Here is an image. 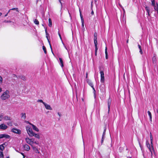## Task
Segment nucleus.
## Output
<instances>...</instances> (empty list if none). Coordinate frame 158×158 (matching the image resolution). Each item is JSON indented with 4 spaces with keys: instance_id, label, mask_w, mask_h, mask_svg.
Segmentation results:
<instances>
[{
    "instance_id": "f257e3e1",
    "label": "nucleus",
    "mask_w": 158,
    "mask_h": 158,
    "mask_svg": "<svg viewBox=\"0 0 158 158\" xmlns=\"http://www.w3.org/2000/svg\"><path fill=\"white\" fill-rule=\"evenodd\" d=\"M10 97V92L8 90H6L0 96V98L2 100H5L9 98Z\"/></svg>"
},
{
    "instance_id": "f03ea898",
    "label": "nucleus",
    "mask_w": 158,
    "mask_h": 158,
    "mask_svg": "<svg viewBox=\"0 0 158 158\" xmlns=\"http://www.w3.org/2000/svg\"><path fill=\"white\" fill-rule=\"evenodd\" d=\"M150 138L151 140V145L152 147V149L149 150L151 153L152 156L153 152H154V149L153 147V144L152 143L153 138L151 133H150Z\"/></svg>"
},
{
    "instance_id": "7ed1b4c3",
    "label": "nucleus",
    "mask_w": 158,
    "mask_h": 158,
    "mask_svg": "<svg viewBox=\"0 0 158 158\" xmlns=\"http://www.w3.org/2000/svg\"><path fill=\"white\" fill-rule=\"evenodd\" d=\"M26 129L29 135L30 136L32 137V135L34 132L31 128L29 126H27L26 127Z\"/></svg>"
},
{
    "instance_id": "20e7f679",
    "label": "nucleus",
    "mask_w": 158,
    "mask_h": 158,
    "mask_svg": "<svg viewBox=\"0 0 158 158\" xmlns=\"http://www.w3.org/2000/svg\"><path fill=\"white\" fill-rule=\"evenodd\" d=\"M32 140H33V139H30L28 137L25 138V140L27 143L31 145V146L34 143V141H32Z\"/></svg>"
},
{
    "instance_id": "39448f33",
    "label": "nucleus",
    "mask_w": 158,
    "mask_h": 158,
    "mask_svg": "<svg viewBox=\"0 0 158 158\" xmlns=\"http://www.w3.org/2000/svg\"><path fill=\"white\" fill-rule=\"evenodd\" d=\"M100 76H101V80L100 81L101 82H104L105 80V78L104 76V73L103 71H100Z\"/></svg>"
},
{
    "instance_id": "423d86ee",
    "label": "nucleus",
    "mask_w": 158,
    "mask_h": 158,
    "mask_svg": "<svg viewBox=\"0 0 158 158\" xmlns=\"http://www.w3.org/2000/svg\"><path fill=\"white\" fill-rule=\"evenodd\" d=\"M11 131L13 132L16 133L18 134H20L21 133V131L19 129H18L15 128H13L11 130Z\"/></svg>"
},
{
    "instance_id": "0eeeda50",
    "label": "nucleus",
    "mask_w": 158,
    "mask_h": 158,
    "mask_svg": "<svg viewBox=\"0 0 158 158\" xmlns=\"http://www.w3.org/2000/svg\"><path fill=\"white\" fill-rule=\"evenodd\" d=\"M106 130V127H105L104 128V131H103V134L102 135V138L101 141V143L102 144V143L104 141Z\"/></svg>"
},
{
    "instance_id": "6e6552de",
    "label": "nucleus",
    "mask_w": 158,
    "mask_h": 158,
    "mask_svg": "<svg viewBox=\"0 0 158 158\" xmlns=\"http://www.w3.org/2000/svg\"><path fill=\"white\" fill-rule=\"evenodd\" d=\"M7 128V126L4 123L0 125V129L5 130Z\"/></svg>"
},
{
    "instance_id": "1a4fd4ad",
    "label": "nucleus",
    "mask_w": 158,
    "mask_h": 158,
    "mask_svg": "<svg viewBox=\"0 0 158 158\" xmlns=\"http://www.w3.org/2000/svg\"><path fill=\"white\" fill-rule=\"evenodd\" d=\"M45 32H46V38H47V40H48V43L49 44H50V48H51L52 52V53H53V52H52V47L51 46V44H50V41H49V39H48V37H49V34H48L47 32V29H45Z\"/></svg>"
},
{
    "instance_id": "9d476101",
    "label": "nucleus",
    "mask_w": 158,
    "mask_h": 158,
    "mask_svg": "<svg viewBox=\"0 0 158 158\" xmlns=\"http://www.w3.org/2000/svg\"><path fill=\"white\" fill-rule=\"evenodd\" d=\"M44 105L45 108L47 110H52V108L50 106L46 104V103H44Z\"/></svg>"
},
{
    "instance_id": "9b49d317",
    "label": "nucleus",
    "mask_w": 158,
    "mask_h": 158,
    "mask_svg": "<svg viewBox=\"0 0 158 158\" xmlns=\"http://www.w3.org/2000/svg\"><path fill=\"white\" fill-rule=\"evenodd\" d=\"M111 99L109 98V99H108V113H109V111H110V105H111Z\"/></svg>"
},
{
    "instance_id": "f8f14e48",
    "label": "nucleus",
    "mask_w": 158,
    "mask_h": 158,
    "mask_svg": "<svg viewBox=\"0 0 158 158\" xmlns=\"http://www.w3.org/2000/svg\"><path fill=\"white\" fill-rule=\"evenodd\" d=\"M11 119V118L8 116L6 115L3 116V120L5 121L10 120Z\"/></svg>"
},
{
    "instance_id": "ddd939ff",
    "label": "nucleus",
    "mask_w": 158,
    "mask_h": 158,
    "mask_svg": "<svg viewBox=\"0 0 158 158\" xmlns=\"http://www.w3.org/2000/svg\"><path fill=\"white\" fill-rule=\"evenodd\" d=\"M23 147L24 150L27 151H28L30 149V147L27 144L24 145Z\"/></svg>"
},
{
    "instance_id": "4468645a",
    "label": "nucleus",
    "mask_w": 158,
    "mask_h": 158,
    "mask_svg": "<svg viewBox=\"0 0 158 158\" xmlns=\"http://www.w3.org/2000/svg\"><path fill=\"white\" fill-rule=\"evenodd\" d=\"M31 126H32V129L33 130L37 132H38L39 131V129L36 126L32 124H31Z\"/></svg>"
},
{
    "instance_id": "2eb2a0df",
    "label": "nucleus",
    "mask_w": 158,
    "mask_h": 158,
    "mask_svg": "<svg viewBox=\"0 0 158 158\" xmlns=\"http://www.w3.org/2000/svg\"><path fill=\"white\" fill-rule=\"evenodd\" d=\"M32 147L33 148V150L35 152V153H40V152L39 151L38 148L36 147L35 146H33V145H32Z\"/></svg>"
},
{
    "instance_id": "dca6fc26",
    "label": "nucleus",
    "mask_w": 158,
    "mask_h": 158,
    "mask_svg": "<svg viewBox=\"0 0 158 158\" xmlns=\"http://www.w3.org/2000/svg\"><path fill=\"white\" fill-rule=\"evenodd\" d=\"M99 89L102 92H104L105 91L104 86L103 85H101L99 86Z\"/></svg>"
},
{
    "instance_id": "f3484780",
    "label": "nucleus",
    "mask_w": 158,
    "mask_h": 158,
    "mask_svg": "<svg viewBox=\"0 0 158 158\" xmlns=\"http://www.w3.org/2000/svg\"><path fill=\"white\" fill-rule=\"evenodd\" d=\"M21 117L23 119H25L26 118V114L25 113H22L21 114Z\"/></svg>"
},
{
    "instance_id": "a211bd4d",
    "label": "nucleus",
    "mask_w": 158,
    "mask_h": 158,
    "mask_svg": "<svg viewBox=\"0 0 158 158\" xmlns=\"http://www.w3.org/2000/svg\"><path fill=\"white\" fill-rule=\"evenodd\" d=\"M94 44L95 48H98V42L97 38H94Z\"/></svg>"
},
{
    "instance_id": "6ab92c4d",
    "label": "nucleus",
    "mask_w": 158,
    "mask_h": 158,
    "mask_svg": "<svg viewBox=\"0 0 158 158\" xmlns=\"http://www.w3.org/2000/svg\"><path fill=\"white\" fill-rule=\"evenodd\" d=\"M32 135H32V136H34L35 138H36L38 139H39L40 138V136L38 134L35 133L34 132H33Z\"/></svg>"
},
{
    "instance_id": "aec40b11",
    "label": "nucleus",
    "mask_w": 158,
    "mask_h": 158,
    "mask_svg": "<svg viewBox=\"0 0 158 158\" xmlns=\"http://www.w3.org/2000/svg\"><path fill=\"white\" fill-rule=\"evenodd\" d=\"M145 8L146 10V11L147 12V13L148 14V15L149 16H150V9H149V7L148 6H146L145 7Z\"/></svg>"
},
{
    "instance_id": "412c9836",
    "label": "nucleus",
    "mask_w": 158,
    "mask_h": 158,
    "mask_svg": "<svg viewBox=\"0 0 158 158\" xmlns=\"http://www.w3.org/2000/svg\"><path fill=\"white\" fill-rule=\"evenodd\" d=\"M3 138H5L6 139H9L10 138V136L7 134H3Z\"/></svg>"
},
{
    "instance_id": "4be33fe9",
    "label": "nucleus",
    "mask_w": 158,
    "mask_h": 158,
    "mask_svg": "<svg viewBox=\"0 0 158 158\" xmlns=\"http://www.w3.org/2000/svg\"><path fill=\"white\" fill-rule=\"evenodd\" d=\"M88 83H89V85H90L92 87L93 89L94 90V91L95 92V89L93 85V84L90 81Z\"/></svg>"
},
{
    "instance_id": "5701e85b",
    "label": "nucleus",
    "mask_w": 158,
    "mask_h": 158,
    "mask_svg": "<svg viewBox=\"0 0 158 158\" xmlns=\"http://www.w3.org/2000/svg\"><path fill=\"white\" fill-rule=\"evenodd\" d=\"M5 143H3L0 145V149L1 151H3L4 149V145H5Z\"/></svg>"
},
{
    "instance_id": "b1692460",
    "label": "nucleus",
    "mask_w": 158,
    "mask_h": 158,
    "mask_svg": "<svg viewBox=\"0 0 158 158\" xmlns=\"http://www.w3.org/2000/svg\"><path fill=\"white\" fill-rule=\"evenodd\" d=\"M59 60L60 62V64H61V66L62 67H63L64 66L63 65V62L62 60V59L61 58H59Z\"/></svg>"
},
{
    "instance_id": "393cba45",
    "label": "nucleus",
    "mask_w": 158,
    "mask_h": 158,
    "mask_svg": "<svg viewBox=\"0 0 158 158\" xmlns=\"http://www.w3.org/2000/svg\"><path fill=\"white\" fill-rule=\"evenodd\" d=\"M48 26L50 27H51L52 26V22L51 19L50 18H49L48 19Z\"/></svg>"
},
{
    "instance_id": "a878e982",
    "label": "nucleus",
    "mask_w": 158,
    "mask_h": 158,
    "mask_svg": "<svg viewBox=\"0 0 158 158\" xmlns=\"http://www.w3.org/2000/svg\"><path fill=\"white\" fill-rule=\"evenodd\" d=\"M105 53L106 54V59H107L108 58V56L107 54V49L106 47L105 48Z\"/></svg>"
},
{
    "instance_id": "bb28decb",
    "label": "nucleus",
    "mask_w": 158,
    "mask_h": 158,
    "mask_svg": "<svg viewBox=\"0 0 158 158\" xmlns=\"http://www.w3.org/2000/svg\"><path fill=\"white\" fill-rule=\"evenodd\" d=\"M148 113L149 116L150 120L151 121H152V116L151 113L149 111H148Z\"/></svg>"
},
{
    "instance_id": "cd10ccee",
    "label": "nucleus",
    "mask_w": 158,
    "mask_h": 158,
    "mask_svg": "<svg viewBox=\"0 0 158 158\" xmlns=\"http://www.w3.org/2000/svg\"><path fill=\"white\" fill-rule=\"evenodd\" d=\"M3 116L4 114L3 113H2L0 114V121L3 119Z\"/></svg>"
},
{
    "instance_id": "c85d7f7f",
    "label": "nucleus",
    "mask_w": 158,
    "mask_h": 158,
    "mask_svg": "<svg viewBox=\"0 0 158 158\" xmlns=\"http://www.w3.org/2000/svg\"><path fill=\"white\" fill-rule=\"evenodd\" d=\"M152 2V5L153 7L156 6V3L154 0H152L151 1Z\"/></svg>"
},
{
    "instance_id": "c756f323",
    "label": "nucleus",
    "mask_w": 158,
    "mask_h": 158,
    "mask_svg": "<svg viewBox=\"0 0 158 158\" xmlns=\"http://www.w3.org/2000/svg\"><path fill=\"white\" fill-rule=\"evenodd\" d=\"M146 145H147V147L149 149V150H150V149H151V146H150V143H149L147 142L146 143Z\"/></svg>"
},
{
    "instance_id": "7c9ffc66",
    "label": "nucleus",
    "mask_w": 158,
    "mask_h": 158,
    "mask_svg": "<svg viewBox=\"0 0 158 158\" xmlns=\"http://www.w3.org/2000/svg\"><path fill=\"white\" fill-rule=\"evenodd\" d=\"M156 58L155 56H153L152 58V61L153 63H155L156 62Z\"/></svg>"
},
{
    "instance_id": "2f4dec72",
    "label": "nucleus",
    "mask_w": 158,
    "mask_h": 158,
    "mask_svg": "<svg viewBox=\"0 0 158 158\" xmlns=\"http://www.w3.org/2000/svg\"><path fill=\"white\" fill-rule=\"evenodd\" d=\"M34 23L36 25H38L39 24V22L36 19H35L34 21Z\"/></svg>"
},
{
    "instance_id": "473e14b6",
    "label": "nucleus",
    "mask_w": 158,
    "mask_h": 158,
    "mask_svg": "<svg viewBox=\"0 0 158 158\" xmlns=\"http://www.w3.org/2000/svg\"><path fill=\"white\" fill-rule=\"evenodd\" d=\"M43 49L44 52L45 54H46L47 53V51H46V48L44 46H43Z\"/></svg>"
},
{
    "instance_id": "72a5a7b5",
    "label": "nucleus",
    "mask_w": 158,
    "mask_h": 158,
    "mask_svg": "<svg viewBox=\"0 0 158 158\" xmlns=\"http://www.w3.org/2000/svg\"><path fill=\"white\" fill-rule=\"evenodd\" d=\"M0 156L1 158H3V154L2 152H0Z\"/></svg>"
},
{
    "instance_id": "f704fd0d",
    "label": "nucleus",
    "mask_w": 158,
    "mask_h": 158,
    "mask_svg": "<svg viewBox=\"0 0 158 158\" xmlns=\"http://www.w3.org/2000/svg\"><path fill=\"white\" fill-rule=\"evenodd\" d=\"M98 50V48H95V55L96 56L97 55V52Z\"/></svg>"
},
{
    "instance_id": "c9c22d12",
    "label": "nucleus",
    "mask_w": 158,
    "mask_h": 158,
    "mask_svg": "<svg viewBox=\"0 0 158 158\" xmlns=\"http://www.w3.org/2000/svg\"><path fill=\"white\" fill-rule=\"evenodd\" d=\"M38 102H41V103H42L43 104H44V103H45L44 102L43 100L41 99H38V100H37V101Z\"/></svg>"
},
{
    "instance_id": "e433bc0d",
    "label": "nucleus",
    "mask_w": 158,
    "mask_h": 158,
    "mask_svg": "<svg viewBox=\"0 0 158 158\" xmlns=\"http://www.w3.org/2000/svg\"><path fill=\"white\" fill-rule=\"evenodd\" d=\"M7 124L8 125L12 126V123L11 122H8L7 123Z\"/></svg>"
},
{
    "instance_id": "4c0bfd02",
    "label": "nucleus",
    "mask_w": 158,
    "mask_h": 158,
    "mask_svg": "<svg viewBox=\"0 0 158 158\" xmlns=\"http://www.w3.org/2000/svg\"><path fill=\"white\" fill-rule=\"evenodd\" d=\"M11 10H16L18 12V8H12V9H10Z\"/></svg>"
},
{
    "instance_id": "58836bf2",
    "label": "nucleus",
    "mask_w": 158,
    "mask_h": 158,
    "mask_svg": "<svg viewBox=\"0 0 158 158\" xmlns=\"http://www.w3.org/2000/svg\"><path fill=\"white\" fill-rule=\"evenodd\" d=\"M4 23H10L11 22V21H7L5 20L3 21Z\"/></svg>"
},
{
    "instance_id": "ea45409f",
    "label": "nucleus",
    "mask_w": 158,
    "mask_h": 158,
    "mask_svg": "<svg viewBox=\"0 0 158 158\" xmlns=\"http://www.w3.org/2000/svg\"><path fill=\"white\" fill-rule=\"evenodd\" d=\"M94 38H97V33H95L94 34Z\"/></svg>"
},
{
    "instance_id": "a19ab883",
    "label": "nucleus",
    "mask_w": 158,
    "mask_h": 158,
    "mask_svg": "<svg viewBox=\"0 0 158 158\" xmlns=\"http://www.w3.org/2000/svg\"><path fill=\"white\" fill-rule=\"evenodd\" d=\"M2 77L0 76V83H2Z\"/></svg>"
},
{
    "instance_id": "79ce46f5",
    "label": "nucleus",
    "mask_w": 158,
    "mask_h": 158,
    "mask_svg": "<svg viewBox=\"0 0 158 158\" xmlns=\"http://www.w3.org/2000/svg\"><path fill=\"white\" fill-rule=\"evenodd\" d=\"M25 122L27 123H28L29 124H30V125H31V124H32V123H30L29 121H25Z\"/></svg>"
},
{
    "instance_id": "37998d69",
    "label": "nucleus",
    "mask_w": 158,
    "mask_h": 158,
    "mask_svg": "<svg viewBox=\"0 0 158 158\" xmlns=\"http://www.w3.org/2000/svg\"><path fill=\"white\" fill-rule=\"evenodd\" d=\"M58 35L60 37V40H62L61 37V35H60V33L59 31L58 32Z\"/></svg>"
},
{
    "instance_id": "c03bdc74",
    "label": "nucleus",
    "mask_w": 158,
    "mask_h": 158,
    "mask_svg": "<svg viewBox=\"0 0 158 158\" xmlns=\"http://www.w3.org/2000/svg\"><path fill=\"white\" fill-rule=\"evenodd\" d=\"M82 27L83 29H84V22H83V21H82Z\"/></svg>"
},
{
    "instance_id": "a18cd8bd",
    "label": "nucleus",
    "mask_w": 158,
    "mask_h": 158,
    "mask_svg": "<svg viewBox=\"0 0 158 158\" xmlns=\"http://www.w3.org/2000/svg\"><path fill=\"white\" fill-rule=\"evenodd\" d=\"M3 134L0 135V139L3 138Z\"/></svg>"
},
{
    "instance_id": "49530a36",
    "label": "nucleus",
    "mask_w": 158,
    "mask_h": 158,
    "mask_svg": "<svg viewBox=\"0 0 158 158\" xmlns=\"http://www.w3.org/2000/svg\"><path fill=\"white\" fill-rule=\"evenodd\" d=\"M139 52L141 54H142L143 53L141 49H139Z\"/></svg>"
},
{
    "instance_id": "de8ad7c7",
    "label": "nucleus",
    "mask_w": 158,
    "mask_h": 158,
    "mask_svg": "<svg viewBox=\"0 0 158 158\" xmlns=\"http://www.w3.org/2000/svg\"><path fill=\"white\" fill-rule=\"evenodd\" d=\"M81 23H82V21H83V22H84V20L83 18V17H81Z\"/></svg>"
},
{
    "instance_id": "09e8293b",
    "label": "nucleus",
    "mask_w": 158,
    "mask_h": 158,
    "mask_svg": "<svg viewBox=\"0 0 158 158\" xmlns=\"http://www.w3.org/2000/svg\"><path fill=\"white\" fill-rule=\"evenodd\" d=\"M138 46L139 48V49H141V47L139 44H138Z\"/></svg>"
},
{
    "instance_id": "8fccbe9b",
    "label": "nucleus",
    "mask_w": 158,
    "mask_h": 158,
    "mask_svg": "<svg viewBox=\"0 0 158 158\" xmlns=\"http://www.w3.org/2000/svg\"><path fill=\"white\" fill-rule=\"evenodd\" d=\"M41 0H36V3H38L39 2L41 1Z\"/></svg>"
},
{
    "instance_id": "3c124183",
    "label": "nucleus",
    "mask_w": 158,
    "mask_h": 158,
    "mask_svg": "<svg viewBox=\"0 0 158 158\" xmlns=\"http://www.w3.org/2000/svg\"><path fill=\"white\" fill-rule=\"evenodd\" d=\"M34 143L35 144H38V143L36 141H35V142L34 141Z\"/></svg>"
},
{
    "instance_id": "603ef678",
    "label": "nucleus",
    "mask_w": 158,
    "mask_h": 158,
    "mask_svg": "<svg viewBox=\"0 0 158 158\" xmlns=\"http://www.w3.org/2000/svg\"><path fill=\"white\" fill-rule=\"evenodd\" d=\"M59 2H60V3L61 4V6H62V2L61 1V0H59Z\"/></svg>"
},
{
    "instance_id": "864d4df0",
    "label": "nucleus",
    "mask_w": 158,
    "mask_h": 158,
    "mask_svg": "<svg viewBox=\"0 0 158 158\" xmlns=\"http://www.w3.org/2000/svg\"><path fill=\"white\" fill-rule=\"evenodd\" d=\"M87 76H88V73H87L86 74V78H87Z\"/></svg>"
},
{
    "instance_id": "5fc2aeb1",
    "label": "nucleus",
    "mask_w": 158,
    "mask_h": 158,
    "mask_svg": "<svg viewBox=\"0 0 158 158\" xmlns=\"http://www.w3.org/2000/svg\"><path fill=\"white\" fill-rule=\"evenodd\" d=\"M91 14L92 15H93L94 14V12L93 11H92L91 12Z\"/></svg>"
},
{
    "instance_id": "6e6d98bb",
    "label": "nucleus",
    "mask_w": 158,
    "mask_h": 158,
    "mask_svg": "<svg viewBox=\"0 0 158 158\" xmlns=\"http://www.w3.org/2000/svg\"><path fill=\"white\" fill-rule=\"evenodd\" d=\"M2 91V89L1 88H0V92H1Z\"/></svg>"
},
{
    "instance_id": "4d7b16f0",
    "label": "nucleus",
    "mask_w": 158,
    "mask_h": 158,
    "mask_svg": "<svg viewBox=\"0 0 158 158\" xmlns=\"http://www.w3.org/2000/svg\"><path fill=\"white\" fill-rule=\"evenodd\" d=\"M10 10H10H10H9L8 11V12H7V13L8 14V13H9V12H10Z\"/></svg>"
},
{
    "instance_id": "13d9d810",
    "label": "nucleus",
    "mask_w": 158,
    "mask_h": 158,
    "mask_svg": "<svg viewBox=\"0 0 158 158\" xmlns=\"http://www.w3.org/2000/svg\"><path fill=\"white\" fill-rule=\"evenodd\" d=\"M8 13H7L5 15V17H6V16L7 15H8Z\"/></svg>"
},
{
    "instance_id": "bf43d9fd",
    "label": "nucleus",
    "mask_w": 158,
    "mask_h": 158,
    "mask_svg": "<svg viewBox=\"0 0 158 158\" xmlns=\"http://www.w3.org/2000/svg\"><path fill=\"white\" fill-rule=\"evenodd\" d=\"M23 158H25V156L24 155H23Z\"/></svg>"
},
{
    "instance_id": "052dcab7",
    "label": "nucleus",
    "mask_w": 158,
    "mask_h": 158,
    "mask_svg": "<svg viewBox=\"0 0 158 158\" xmlns=\"http://www.w3.org/2000/svg\"><path fill=\"white\" fill-rule=\"evenodd\" d=\"M21 154L23 156V155L24 154H23V153H21Z\"/></svg>"
},
{
    "instance_id": "680f3d73",
    "label": "nucleus",
    "mask_w": 158,
    "mask_h": 158,
    "mask_svg": "<svg viewBox=\"0 0 158 158\" xmlns=\"http://www.w3.org/2000/svg\"><path fill=\"white\" fill-rule=\"evenodd\" d=\"M2 15V13L0 12V16H1Z\"/></svg>"
},
{
    "instance_id": "e2e57ef3",
    "label": "nucleus",
    "mask_w": 158,
    "mask_h": 158,
    "mask_svg": "<svg viewBox=\"0 0 158 158\" xmlns=\"http://www.w3.org/2000/svg\"><path fill=\"white\" fill-rule=\"evenodd\" d=\"M128 40H127V43H128Z\"/></svg>"
},
{
    "instance_id": "0e129e2a",
    "label": "nucleus",
    "mask_w": 158,
    "mask_h": 158,
    "mask_svg": "<svg viewBox=\"0 0 158 158\" xmlns=\"http://www.w3.org/2000/svg\"><path fill=\"white\" fill-rule=\"evenodd\" d=\"M80 16H81V17H82V16H81V14H80Z\"/></svg>"
},
{
    "instance_id": "69168bd1",
    "label": "nucleus",
    "mask_w": 158,
    "mask_h": 158,
    "mask_svg": "<svg viewBox=\"0 0 158 158\" xmlns=\"http://www.w3.org/2000/svg\"><path fill=\"white\" fill-rule=\"evenodd\" d=\"M58 114L60 116V113H58Z\"/></svg>"
},
{
    "instance_id": "338daca9",
    "label": "nucleus",
    "mask_w": 158,
    "mask_h": 158,
    "mask_svg": "<svg viewBox=\"0 0 158 158\" xmlns=\"http://www.w3.org/2000/svg\"><path fill=\"white\" fill-rule=\"evenodd\" d=\"M94 1L95 2H96L97 1V0H94Z\"/></svg>"
},
{
    "instance_id": "774afa93",
    "label": "nucleus",
    "mask_w": 158,
    "mask_h": 158,
    "mask_svg": "<svg viewBox=\"0 0 158 158\" xmlns=\"http://www.w3.org/2000/svg\"><path fill=\"white\" fill-rule=\"evenodd\" d=\"M6 158H10L9 157H7Z\"/></svg>"
}]
</instances>
